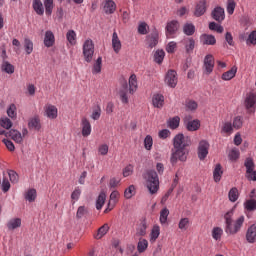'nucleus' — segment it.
I'll return each mask as SVG.
<instances>
[{
	"mask_svg": "<svg viewBox=\"0 0 256 256\" xmlns=\"http://www.w3.org/2000/svg\"><path fill=\"white\" fill-rule=\"evenodd\" d=\"M144 179L146 181V188L148 189L150 195H157L159 193V175L155 170H148L144 174Z\"/></svg>",
	"mask_w": 256,
	"mask_h": 256,
	"instance_id": "1",
	"label": "nucleus"
},
{
	"mask_svg": "<svg viewBox=\"0 0 256 256\" xmlns=\"http://www.w3.org/2000/svg\"><path fill=\"white\" fill-rule=\"evenodd\" d=\"M82 49L84 61H86V63H91V61H93V56L95 55V44L93 43V40H85Z\"/></svg>",
	"mask_w": 256,
	"mask_h": 256,
	"instance_id": "2",
	"label": "nucleus"
},
{
	"mask_svg": "<svg viewBox=\"0 0 256 256\" xmlns=\"http://www.w3.org/2000/svg\"><path fill=\"white\" fill-rule=\"evenodd\" d=\"M243 223H245V216H240L235 221L232 220L229 224H226L225 231L228 235H237L239 231H241V227H243Z\"/></svg>",
	"mask_w": 256,
	"mask_h": 256,
	"instance_id": "3",
	"label": "nucleus"
},
{
	"mask_svg": "<svg viewBox=\"0 0 256 256\" xmlns=\"http://www.w3.org/2000/svg\"><path fill=\"white\" fill-rule=\"evenodd\" d=\"M184 125L187 129V131H199L201 129V121L199 119H194L191 115H186L183 119Z\"/></svg>",
	"mask_w": 256,
	"mask_h": 256,
	"instance_id": "4",
	"label": "nucleus"
},
{
	"mask_svg": "<svg viewBox=\"0 0 256 256\" xmlns=\"http://www.w3.org/2000/svg\"><path fill=\"white\" fill-rule=\"evenodd\" d=\"M189 145H191V141L185 140L183 134H178L173 139L174 149H185V147H189Z\"/></svg>",
	"mask_w": 256,
	"mask_h": 256,
	"instance_id": "5",
	"label": "nucleus"
},
{
	"mask_svg": "<svg viewBox=\"0 0 256 256\" xmlns=\"http://www.w3.org/2000/svg\"><path fill=\"white\" fill-rule=\"evenodd\" d=\"M244 105L248 113H254L256 107V95L254 93L247 94Z\"/></svg>",
	"mask_w": 256,
	"mask_h": 256,
	"instance_id": "6",
	"label": "nucleus"
},
{
	"mask_svg": "<svg viewBox=\"0 0 256 256\" xmlns=\"http://www.w3.org/2000/svg\"><path fill=\"white\" fill-rule=\"evenodd\" d=\"M209 142L207 140H202L198 145V157L201 161H203L207 155H209Z\"/></svg>",
	"mask_w": 256,
	"mask_h": 256,
	"instance_id": "7",
	"label": "nucleus"
},
{
	"mask_svg": "<svg viewBox=\"0 0 256 256\" xmlns=\"http://www.w3.org/2000/svg\"><path fill=\"white\" fill-rule=\"evenodd\" d=\"M215 68V58H213V55L208 54L204 58V69L206 75H211L213 73V69Z\"/></svg>",
	"mask_w": 256,
	"mask_h": 256,
	"instance_id": "8",
	"label": "nucleus"
},
{
	"mask_svg": "<svg viewBox=\"0 0 256 256\" xmlns=\"http://www.w3.org/2000/svg\"><path fill=\"white\" fill-rule=\"evenodd\" d=\"M165 83L168 87L175 89L177 87V72L175 70H169L165 77Z\"/></svg>",
	"mask_w": 256,
	"mask_h": 256,
	"instance_id": "9",
	"label": "nucleus"
},
{
	"mask_svg": "<svg viewBox=\"0 0 256 256\" xmlns=\"http://www.w3.org/2000/svg\"><path fill=\"white\" fill-rule=\"evenodd\" d=\"M172 150L171 161H187V152L185 148H175Z\"/></svg>",
	"mask_w": 256,
	"mask_h": 256,
	"instance_id": "10",
	"label": "nucleus"
},
{
	"mask_svg": "<svg viewBox=\"0 0 256 256\" xmlns=\"http://www.w3.org/2000/svg\"><path fill=\"white\" fill-rule=\"evenodd\" d=\"M159 43V32L157 30H154L151 34H149L146 37V44L148 45L149 49H153L154 47H157Z\"/></svg>",
	"mask_w": 256,
	"mask_h": 256,
	"instance_id": "11",
	"label": "nucleus"
},
{
	"mask_svg": "<svg viewBox=\"0 0 256 256\" xmlns=\"http://www.w3.org/2000/svg\"><path fill=\"white\" fill-rule=\"evenodd\" d=\"M45 115L48 119H57L59 110L57 109V106L53 104H47L44 107Z\"/></svg>",
	"mask_w": 256,
	"mask_h": 256,
	"instance_id": "12",
	"label": "nucleus"
},
{
	"mask_svg": "<svg viewBox=\"0 0 256 256\" xmlns=\"http://www.w3.org/2000/svg\"><path fill=\"white\" fill-rule=\"evenodd\" d=\"M178 29H179V22L177 20H172L168 22L166 26L167 37H172V35H175Z\"/></svg>",
	"mask_w": 256,
	"mask_h": 256,
	"instance_id": "13",
	"label": "nucleus"
},
{
	"mask_svg": "<svg viewBox=\"0 0 256 256\" xmlns=\"http://www.w3.org/2000/svg\"><path fill=\"white\" fill-rule=\"evenodd\" d=\"M28 128L34 131H41V118L34 116L28 120Z\"/></svg>",
	"mask_w": 256,
	"mask_h": 256,
	"instance_id": "14",
	"label": "nucleus"
},
{
	"mask_svg": "<svg viewBox=\"0 0 256 256\" xmlns=\"http://www.w3.org/2000/svg\"><path fill=\"white\" fill-rule=\"evenodd\" d=\"M81 127H82V136L89 137L92 131L91 122H89V119H87L86 117H83L81 119Z\"/></svg>",
	"mask_w": 256,
	"mask_h": 256,
	"instance_id": "15",
	"label": "nucleus"
},
{
	"mask_svg": "<svg viewBox=\"0 0 256 256\" xmlns=\"http://www.w3.org/2000/svg\"><path fill=\"white\" fill-rule=\"evenodd\" d=\"M212 17L215 21H218V23H221V21L225 20V9L221 8V6H217L212 11Z\"/></svg>",
	"mask_w": 256,
	"mask_h": 256,
	"instance_id": "16",
	"label": "nucleus"
},
{
	"mask_svg": "<svg viewBox=\"0 0 256 256\" xmlns=\"http://www.w3.org/2000/svg\"><path fill=\"white\" fill-rule=\"evenodd\" d=\"M206 11H207V1L201 0L196 5L194 15H195V17H201V16L205 15Z\"/></svg>",
	"mask_w": 256,
	"mask_h": 256,
	"instance_id": "17",
	"label": "nucleus"
},
{
	"mask_svg": "<svg viewBox=\"0 0 256 256\" xmlns=\"http://www.w3.org/2000/svg\"><path fill=\"white\" fill-rule=\"evenodd\" d=\"M117 11V4L113 0H106L104 2V13L106 15H113Z\"/></svg>",
	"mask_w": 256,
	"mask_h": 256,
	"instance_id": "18",
	"label": "nucleus"
},
{
	"mask_svg": "<svg viewBox=\"0 0 256 256\" xmlns=\"http://www.w3.org/2000/svg\"><path fill=\"white\" fill-rule=\"evenodd\" d=\"M147 220L142 219L136 227V235L138 237H145L147 235Z\"/></svg>",
	"mask_w": 256,
	"mask_h": 256,
	"instance_id": "19",
	"label": "nucleus"
},
{
	"mask_svg": "<svg viewBox=\"0 0 256 256\" xmlns=\"http://www.w3.org/2000/svg\"><path fill=\"white\" fill-rule=\"evenodd\" d=\"M152 105L157 109L163 108L165 105V96L162 94H154L152 97Z\"/></svg>",
	"mask_w": 256,
	"mask_h": 256,
	"instance_id": "20",
	"label": "nucleus"
},
{
	"mask_svg": "<svg viewBox=\"0 0 256 256\" xmlns=\"http://www.w3.org/2000/svg\"><path fill=\"white\" fill-rule=\"evenodd\" d=\"M223 177V166L220 163L215 164L213 170V180L215 183H219Z\"/></svg>",
	"mask_w": 256,
	"mask_h": 256,
	"instance_id": "21",
	"label": "nucleus"
},
{
	"mask_svg": "<svg viewBox=\"0 0 256 256\" xmlns=\"http://www.w3.org/2000/svg\"><path fill=\"white\" fill-rule=\"evenodd\" d=\"M246 241L256 243V224L251 225L246 232Z\"/></svg>",
	"mask_w": 256,
	"mask_h": 256,
	"instance_id": "22",
	"label": "nucleus"
},
{
	"mask_svg": "<svg viewBox=\"0 0 256 256\" xmlns=\"http://www.w3.org/2000/svg\"><path fill=\"white\" fill-rule=\"evenodd\" d=\"M44 45L45 47H53L55 45V34L52 31L47 30L44 35Z\"/></svg>",
	"mask_w": 256,
	"mask_h": 256,
	"instance_id": "23",
	"label": "nucleus"
},
{
	"mask_svg": "<svg viewBox=\"0 0 256 256\" xmlns=\"http://www.w3.org/2000/svg\"><path fill=\"white\" fill-rule=\"evenodd\" d=\"M200 43L202 45H215V43H217V39H215V36L211 34H202L200 36Z\"/></svg>",
	"mask_w": 256,
	"mask_h": 256,
	"instance_id": "24",
	"label": "nucleus"
},
{
	"mask_svg": "<svg viewBox=\"0 0 256 256\" xmlns=\"http://www.w3.org/2000/svg\"><path fill=\"white\" fill-rule=\"evenodd\" d=\"M6 135L7 137H11L15 143H23V135L18 130L11 129Z\"/></svg>",
	"mask_w": 256,
	"mask_h": 256,
	"instance_id": "25",
	"label": "nucleus"
},
{
	"mask_svg": "<svg viewBox=\"0 0 256 256\" xmlns=\"http://www.w3.org/2000/svg\"><path fill=\"white\" fill-rule=\"evenodd\" d=\"M119 197H121V194L117 190H114L110 194V201L108 203V209L110 211H111V209H113V207H115V205H117V202L119 201Z\"/></svg>",
	"mask_w": 256,
	"mask_h": 256,
	"instance_id": "26",
	"label": "nucleus"
},
{
	"mask_svg": "<svg viewBox=\"0 0 256 256\" xmlns=\"http://www.w3.org/2000/svg\"><path fill=\"white\" fill-rule=\"evenodd\" d=\"M121 40L119 39V35H117V32H113L112 34V48L115 53H119L121 51Z\"/></svg>",
	"mask_w": 256,
	"mask_h": 256,
	"instance_id": "27",
	"label": "nucleus"
},
{
	"mask_svg": "<svg viewBox=\"0 0 256 256\" xmlns=\"http://www.w3.org/2000/svg\"><path fill=\"white\" fill-rule=\"evenodd\" d=\"M127 91H128V86H127V81H124L122 83V90L119 91V96L121 99L122 103H129V97H127Z\"/></svg>",
	"mask_w": 256,
	"mask_h": 256,
	"instance_id": "28",
	"label": "nucleus"
},
{
	"mask_svg": "<svg viewBox=\"0 0 256 256\" xmlns=\"http://www.w3.org/2000/svg\"><path fill=\"white\" fill-rule=\"evenodd\" d=\"M32 7L37 15L45 14V7H43L41 0H33Z\"/></svg>",
	"mask_w": 256,
	"mask_h": 256,
	"instance_id": "29",
	"label": "nucleus"
},
{
	"mask_svg": "<svg viewBox=\"0 0 256 256\" xmlns=\"http://www.w3.org/2000/svg\"><path fill=\"white\" fill-rule=\"evenodd\" d=\"M1 69L4 73H7L8 75H13V73H15V66L9 63V61H2Z\"/></svg>",
	"mask_w": 256,
	"mask_h": 256,
	"instance_id": "30",
	"label": "nucleus"
},
{
	"mask_svg": "<svg viewBox=\"0 0 256 256\" xmlns=\"http://www.w3.org/2000/svg\"><path fill=\"white\" fill-rule=\"evenodd\" d=\"M154 63L157 65H161L163 63V59H165V51L163 49H158L154 52L153 55Z\"/></svg>",
	"mask_w": 256,
	"mask_h": 256,
	"instance_id": "31",
	"label": "nucleus"
},
{
	"mask_svg": "<svg viewBox=\"0 0 256 256\" xmlns=\"http://www.w3.org/2000/svg\"><path fill=\"white\" fill-rule=\"evenodd\" d=\"M107 233H109V224H104L98 229L97 233L94 234V239H103Z\"/></svg>",
	"mask_w": 256,
	"mask_h": 256,
	"instance_id": "32",
	"label": "nucleus"
},
{
	"mask_svg": "<svg viewBox=\"0 0 256 256\" xmlns=\"http://www.w3.org/2000/svg\"><path fill=\"white\" fill-rule=\"evenodd\" d=\"M161 235V228L158 225H154L150 233V243H155Z\"/></svg>",
	"mask_w": 256,
	"mask_h": 256,
	"instance_id": "33",
	"label": "nucleus"
},
{
	"mask_svg": "<svg viewBox=\"0 0 256 256\" xmlns=\"http://www.w3.org/2000/svg\"><path fill=\"white\" fill-rule=\"evenodd\" d=\"M19 227H21V218L10 219L7 223L9 231H14V229H19Z\"/></svg>",
	"mask_w": 256,
	"mask_h": 256,
	"instance_id": "34",
	"label": "nucleus"
},
{
	"mask_svg": "<svg viewBox=\"0 0 256 256\" xmlns=\"http://www.w3.org/2000/svg\"><path fill=\"white\" fill-rule=\"evenodd\" d=\"M44 7H45V14L47 17H51L53 13V9H55V4L53 3V0H43Z\"/></svg>",
	"mask_w": 256,
	"mask_h": 256,
	"instance_id": "35",
	"label": "nucleus"
},
{
	"mask_svg": "<svg viewBox=\"0 0 256 256\" xmlns=\"http://www.w3.org/2000/svg\"><path fill=\"white\" fill-rule=\"evenodd\" d=\"M235 75H237V67H232L230 70H228L227 72H224L222 74V80L223 81H231V79H233V77H235Z\"/></svg>",
	"mask_w": 256,
	"mask_h": 256,
	"instance_id": "36",
	"label": "nucleus"
},
{
	"mask_svg": "<svg viewBox=\"0 0 256 256\" xmlns=\"http://www.w3.org/2000/svg\"><path fill=\"white\" fill-rule=\"evenodd\" d=\"M137 91V76L132 74L129 78V93L133 95Z\"/></svg>",
	"mask_w": 256,
	"mask_h": 256,
	"instance_id": "37",
	"label": "nucleus"
},
{
	"mask_svg": "<svg viewBox=\"0 0 256 256\" xmlns=\"http://www.w3.org/2000/svg\"><path fill=\"white\" fill-rule=\"evenodd\" d=\"M106 199H107V195H105V192H101L96 201V209L98 211L103 209V205H105Z\"/></svg>",
	"mask_w": 256,
	"mask_h": 256,
	"instance_id": "38",
	"label": "nucleus"
},
{
	"mask_svg": "<svg viewBox=\"0 0 256 256\" xmlns=\"http://www.w3.org/2000/svg\"><path fill=\"white\" fill-rule=\"evenodd\" d=\"M66 39L70 45H75L77 43V33L74 30H69L66 33Z\"/></svg>",
	"mask_w": 256,
	"mask_h": 256,
	"instance_id": "39",
	"label": "nucleus"
},
{
	"mask_svg": "<svg viewBox=\"0 0 256 256\" xmlns=\"http://www.w3.org/2000/svg\"><path fill=\"white\" fill-rule=\"evenodd\" d=\"M228 197H229V201H231V203H235V201H237V199H239V189H237V187H233L229 191Z\"/></svg>",
	"mask_w": 256,
	"mask_h": 256,
	"instance_id": "40",
	"label": "nucleus"
},
{
	"mask_svg": "<svg viewBox=\"0 0 256 256\" xmlns=\"http://www.w3.org/2000/svg\"><path fill=\"white\" fill-rule=\"evenodd\" d=\"M25 199H26V201H29V203H33V201H35V199H37V190L29 189L25 193Z\"/></svg>",
	"mask_w": 256,
	"mask_h": 256,
	"instance_id": "41",
	"label": "nucleus"
},
{
	"mask_svg": "<svg viewBox=\"0 0 256 256\" xmlns=\"http://www.w3.org/2000/svg\"><path fill=\"white\" fill-rule=\"evenodd\" d=\"M148 247H149V242L147 241V239H140L137 246L138 253H145Z\"/></svg>",
	"mask_w": 256,
	"mask_h": 256,
	"instance_id": "42",
	"label": "nucleus"
},
{
	"mask_svg": "<svg viewBox=\"0 0 256 256\" xmlns=\"http://www.w3.org/2000/svg\"><path fill=\"white\" fill-rule=\"evenodd\" d=\"M89 213V209L85 206H80L76 212V219H83V217H87Z\"/></svg>",
	"mask_w": 256,
	"mask_h": 256,
	"instance_id": "43",
	"label": "nucleus"
},
{
	"mask_svg": "<svg viewBox=\"0 0 256 256\" xmlns=\"http://www.w3.org/2000/svg\"><path fill=\"white\" fill-rule=\"evenodd\" d=\"M102 63H103V58L102 57H98L96 62L93 65V69H92V73L94 75H97V73H101Z\"/></svg>",
	"mask_w": 256,
	"mask_h": 256,
	"instance_id": "44",
	"label": "nucleus"
},
{
	"mask_svg": "<svg viewBox=\"0 0 256 256\" xmlns=\"http://www.w3.org/2000/svg\"><path fill=\"white\" fill-rule=\"evenodd\" d=\"M24 49L27 55H31L33 53V41H31V39H24Z\"/></svg>",
	"mask_w": 256,
	"mask_h": 256,
	"instance_id": "45",
	"label": "nucleus"
},
{
	"mask_svg": "<svg viewBox=\"0 0 256 256\" xmlns=\"http://www.w3.org/2000/svg\"><path fill=\"white\" fill-rule=\"evenodd\" d=\"M189 225H191L189 218H182V219H180V221L178 223V228L181 231H187V229H189Z\"/></svg>",
	"mask_w": 256,
	"mask_h": 256,
	"instance_id": "46",
	"label": "nucleus"
},
{
	"mask_svg": "<svg viewBox=\"0 0 256 256\" xmlns=\"http://www.w3.org/2000/svg\"><path fill=\"white\" fill-rule=\"evenodd\" d=\"M7 115L10 119H17V106L15 104H10L7 109Z\"/></svg>",
	"mask_w": 256,
	"mask_h": 256,
	"instance_id": "47",
	"label": "nucleus"
},
{
	"mask_svg": "<svg viewBox=\"0 0 256 256\" xmlns=\"http://www.w3.org/2000/svg\"><path fill=\"white\" fill-rule=\"evenodd\" d=\"M136 193L135 185H130L128 188L125 189L124 191V197L125 199H131L134 197Z\"/></svg>",
	"mask_w": 256,
	"mask_h": 256,
	"instance_id": "48",
	"label": "nucleus"
},
{
	"mask_svg": "<svg viewBox=\"0 0 256 256\" xmlns=\"http://www.w3.org/2000/svg\"><path fill=\"white\" fill-rule=\"evenodd\" d=\"M185 35L191 36L195 33V25L193 23H186L183 27Z\"/></svg>",
	"mask_w": 256,
	"mask_h": 256,
	"instance_id": "49",
	"label": "nucleus"
},
{
	"mask_svg": "<svg viewBox=\"0 0 256 256\" xmlns=\"http://www.w3.org/2000/svg\"><path fill=\"white\" fill-rule=\"evenodd\" d=\"M223 236V229L221 227H214L212 230V237L215 241H219Z\"/></svg>",
	"mask_w": 256,
	"mask_h": 256,
	"instance_id": "50",
	"label": "nucleus"
},
{
	"mask_svg": "<svg viewBox=\"0 0 256 256\" xmlns=\"http://www.w3.org/2000/svg\"><path fill=\"white\" fill-rule=\"evenodd\" d=\"M244 207L247 211H255L256 200L255 199L246 200V202L244 203Z\"/></svg>",
	"mask_w": 256,
	"mask_h": 256,
	"instance_id": "51",
	"label": "nucleus"
},
{
	"mask_svg": "<svg viewBox=\"0 0 256 256\" xmlns=\"http://www.w3.org/2000/svg\"><path fill=\"white\" fill-rule=\"evenodd\" d=\"M91 119H93V121H99V119H101V106H96L93 109Z\"/></svg>",
	"mask_w": 256,
	"mask_h": 256,
	"instance_id": "52",
	"label": "nucleus"
},
{
	"mask_svg": "<svg viewBox=\"0 0 256 256\" xmlns=\"http://www.w3.org/2000/svg\"><path fill=\"white\" fill-rule=\"evenodd\" d=\"M180 121H181V118H179L178 116L171 118L168 121V125H169L170 129H177V127H179Z\"/></svg>",
	"mask_w": 256,
	"mask_h": 256,
	"instance_id": "53",
	"label": "nucleus"
},
{
	"mask_svg": "<svg viewBox=\"0 0 256 256\" xmlns=\"http://www.w3.org/2000/svg\"><path fill=\"white\" fill-rule=\"evenodd\" d=\"M144 147L147 151H151V149H153V137H151V135H147L145 137Z\"/></svg>",
	"mask_w": 256,
	"mask_h": 256,
	"instance_id": "54",
	"label": "nucleus"
},
{
	"mask_svg": "<svg viewBox=\"0 0 256 256\" xmlns=\"http://www.w3.org/2000/svg\"><path fill=\"white\" fill-rule=\"evenodd\" d=\"M169 217V209L164 208L160 212V223L165 225L167 223V218Z\"/></svg>",
	"mask_w": 256,
	"mask_h": 256,
	"instance_id": "55",
	"label": "nucleus"
},
{
	"mask_svg": "<svg viewBox=\"0 0 256 256\" xmlns=\"http://www.w3.org/2000/svg\"><path fill=\"white\" fill-rule=\"evenodd\" d=\"M0 125L3 127V129H11L13 127V122H11V119L9 118H1L0 119Z\"/></svg>",
	"mask_w": 256,
	"mask_h": 256,
	"instance_id": "56",
	"label": "nucleus"
},
{
	"mask_svg": "<svg viewBox=\"0 0 256 256\" xmlns=\"http://www.w3.org/2000/svg\"><path fill=\"white\" fill-rule=\"evenodd\" d=\"M186 53H193V49H195V40L193 38L188 39L185 44Z\"/></svg>",
	"mask_w": 256,
	"mask_h": 256,
	"instance_id": "57",
	"label": "nucleus"
},
{
	"mask_svg": "<svg viewBox=\"0 0 256 256\" xmlns=\"http://www.w3.org/2000/svg\"><path fill=\"white\" fill-rule=\"evenodd\" d=\"M232 127H233L234 129H241V127H243V117H241V116H236V117L233 119Z\"/></svg>",
	"mask_w": 256,
	"mask_h": 256,
	"instance_id": "58",
	"label": "nucleus"
},
{
	"mask_svg": "<svg viewBox=\"0 0 256 256\" xmlns=\"http://www.w3.org/2000/svg\"><path fill=\"white\" fill-rule=\"evenodd\" d=\"M240 155H241V153L239 152V149L233 148V149L230 150V152L228 154V157L232 161H237V159H239Z\"/></svg>",
	"mask_w": 256,
	"mask_h": 256,
	"instance_id": "59",
	"label": "nucleus"
},
{
	"mask_svg": "<svg viewBox=\"0 0 256 256\" xmlns=\"http://www.w3.org/2000/svg\"><path fill=\"white\" fill-rule=\"evenodd\" d=\"M147 29H149V26L145 22H142L138 25V33L140 35H147V33H149Z\"/></svg>",
	"mask_w": 256,
	"mask_h": 256,
	"instance_id": "60",
	"label": "nucleus"
},
{
	"mask_svg": "<svg viewBox=\"0 0 256 256\" xmlns=\"http://www.w3.org/2000/svg\"><path fill=\"white\" fill-rule=\"evenodd\" d=\"M8 175L11 183H19V174L14 170H8Z\"/></svg>",
	"mask_w": 256,
	"mask_h": 256,
	"instance_id": "61",
	"label": "nucleus"
},
{
	"mask_svg": "<svg viewBox=\"0 0 256 256\" xmlns=\"http://www.w3.org/2000/svg\"><path fill=\"white\" fill-rule=\"evenodd\" d=\"M244 166L246 167V175L248 173H253V171H255V162L253 161H246L244 163Z\"/></svg>",
	"mask_w": 256,
	"mask_h": 256,
	"instance_id": "62",
	"label": "nucleus"
},
{
	"mask_svg": "<svg viewBox=\"0 0 256 256\" xmlns=\"http://www.w3.org/2000/svg\"><path fill=\"white\" fill-rule=\"evenodd\" d=\"M247 45H256V31H252L248 39L246 40Z\"/></svg>",
	"mask_w": 256,
	"mask_h": 256,
	"instance_id": "63",
	"label": "nucleus"
},
{
	"mask_svg": "<svg viewBox=\"0 0 256 256\" xmlns=\"http://www.w3.org/2000/svg\"><path fill=\"white\" fill-rule=\"evenodd\" d=\"M223 133H233V124L231 122H225L222 126Z\"/></svg>",
	"mask_w": 256,
	"mask_h": 256,
	"instance_id": "64",
	"label": "nucleus"
}]
</instances>
